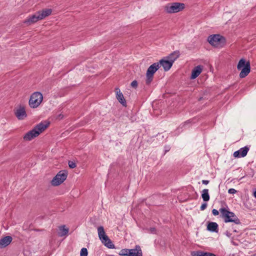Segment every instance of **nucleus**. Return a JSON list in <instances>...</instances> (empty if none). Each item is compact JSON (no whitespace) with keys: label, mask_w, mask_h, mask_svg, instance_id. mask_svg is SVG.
Masks as SVG:
<instances>
[{"label":"nucleus","mask_w":256,"mask_h":256,"mask_svg":"<svg viewBox=\"0 0 256 256\" xmlns=\"http://www.w3.org/2000/svg\"><path fill=\"white\" fill-rule=\"evenodd\" d=\"M50 124L49 122L44 121V122H41L36 125L33 129L26 134L24 136V140L30 141L37 137L48 127Z\"/></svg>","instance_id":"1"},{"label":"nucleus","mask_w":256,"mask_h":256,"mask_svg":"<svg viewBox=\"0 0 256 256\" xmlns=\"http://www.w3.org/2000/svg\"><path fill=\"white\" fill-rule=\"evenodd\" d=\"M219 211L220 212V216L224 219L226 223L234 222L236 224H241L240 219L234 212H230L225 208H222Z\"/></svg>","instance_id":"2"},{"label":"nucleus","mask_w":256,"mask_h":256,"mask_svg":"<svg viewBox=\"0 0 256 256\" xmlns=\"http://www.w3.org/2000/svg\"><path fill=\"white\" fill-rule=\"evenodd\" d=\"M207 40L212 46L216 48H222L226 44L225 37L220 34L209 36L208 37Z\"/></svg>","instance_id":"3"},{"label":"nucleus","mask_w":256,"mask_h":256,"mask_svg":"<svg viewBox=\"0 0 256 256\" xmlns=\"http://www.w3.org/2000/svg\"><path fill=\"white\" fill-rule=\"evenodd\" d=\"M237 68L238 70H241L240 74V78H244L250 72V62L242 58L238 62Z\"/></svg>","instance_id":"4"},{"label":"nucleus","mask_w":256,"mask_h":256,"mask_svg":"<svg viewBox=\"0 0 256 256\" xmlns=\"http://www.w3.org/2000/svg\"><path fill=\"white\" fill-rule=\"evenodd\" d=\"M42 100L43 96L41 92H34L30 96L28 102L29 106L31 108H36L42 103Z\"/></svg>","instance_id":"5"},{"label":"nucleus","mask_w":256,"mask_h":256,"mask_svg":"<svg viewBox=\"0 0 256 256\" xmlns=\"http://www.w3.org/2000/svg\"><path fill=\"white\" fill-rule=\"evenodd\" d=\"M185 8V4L180 2H173L166 6L164 10L168 14L176 13L182 10Z\"/></svg>","instance_id":"6"},{"label":"nucleus","mask_w":256,"mask_h":256,"mask_svg":"<svg viewBox=\"0 0 256 256\" xmlns=\"http://www.w3.org/2000/svg\"><path fill=\"white\" fill-rule=\"evenodd\" d=\"M160 68V64L158 62L154 63L148 67L146 73V83L147 85H149L152 81L154 73Z\"/></svg>","instance_id":"7"},{"label":"nucleus","mask_w":256,"mask_h":256,"mask_svg":"<svg viewBox=\"0 0 256 256\" xmlns=\"http://www.w3.org/2000/svg\"><path fill=\"white\" fill-rule=\"evenodd\" d=\"M66 170H60L51 181V184L53 186H58L62 184L68 176Z\"/></svg>","instance_id":"8"},{"label":"nucleus","mask_w":256,"mask_h":256,"mask_svg":"<svg viewBox=\"0 0 256 256\" xmlns=\"http://www.w3.org/2000/svg\"><path fill=\"white\" fill-rule=\"evenodd\" d=\"M14 114L18 120H24L27 116L24 106L20 105L18 108L14 111Z\"/></svg>","instance_id":"9"},{"label":"nucleus","mask_w":256,"mask_h":256,"mask_svg":"<svg viewBox=\"0 0 256 256\" xmlns=\"http://www.w3.org/2000/svg\"><path fill=\"white\" fill-rule=\"evenodd\" d=\"M158 63L160 64V66H162L163 67L164 71H168L172 68L173 64V60H170L164 57L160 60Z\"/></svg>","instance_id":"10"},{"label":"nucleus","mask_w":256,"mask_h":256,"mask_svg":"<svg viewBox=\"0 0 256 256\" xmlns=\"http://www.w3.org/2000/svg\"><path fill=\"white\" fill-rule=\"evenodd\" d=\"M39 20H41V18L40 14H38L37 12L35 14L30 16L28 18L25 20L24 22V24L28 26L37 22Z\"/></svg>","instance_id":"11"},{"label":"nucleus","mask_w":256,"mask_h":256,"mask_svg":"<svg viewBox=\"0 0 256 256\" xmlns=\"http://www.w3.org/2000/svg\"><path fill=\"white\" fill-rule=\"evenodd\" d=\"M250 148L248 146H245L240 148L239 150L234 152L233 156L236 158H243L246 156Z\"/></svg>","instance_id":"12"},{"label":"nucleus","mask_w":256,"mask_h":256,"mask_svg":"<svg viewBox=\"0 0 256 256\" xmlns=\"http://www.w3.org/2000/svg\"><path fill=\"white\" fill-rule=\"evenodd\" d=\"M128 256H142L141 248L139 245H136L134 248L129 249Z\"/></svg>","instance_id":"13"},{"label":"nucleus","mask_w":256,"mask_h":256,"mask_svg":"<svg viewBox=\"0 0 256 256\" xmlns=\"http://www.w3.org/2000/svg\"><path fill=\"white\" fill-rule=\"evenodd\" d=\"M202 68L203 66L201 65L195 66L192 71L190 79L194 80L202 72Z\"/></svg>","instance_id":"14"},{"label":"nucleus","mask_w":256,"mask_h":256,"mask_svg":"<svg viewBox=\"0 0 256 256\" xmlns=\"http://www.w3.org/2000/svg\"><path fill=\"white\" fill-rule=\"evenodd\" d=\"M10 236H6L0 240V248H4L8 246L12 241Z\"/></svg>","instance_id":"15"},{"label":"nucleus","mask_w":256,"mask_h":256,"mask_svg":"<svg viewBox=\"0 0 256 256\" xmlns=\"http://www.w3.org/2000/svg\"><path fill=\"white\" fill-rule=\"evenodd\" d=\"M116 98L118 102L124 106H126V100L124 99L122 93L120 92V90L116 88Z\"/></svg>","instance_id":"16"},{"label":"nucleus","mask_w":256,"mask_h":256,"mask_svg":"<svg viewBox=\"0 0 256 256\" xmlns=\"http://www.w3.org/2000/svg\"><path fill=\"white\" fill-rule=\"evenodd\" d=\"M218 224L215 222H208L207 224V230L211 232H218Z\"/></svg>","instance_id":"17"},{"label":"nucleus","mask_w":256,"mask_h":256,"mask_svg":"<svg viewBox=\"0 0 256 256\" xmlns=\"http://www.w3.org/2000/svg\"><path fill=\"white\" fill-rule=\"evenodd\" d=\"M192 256H216L215 254L202 250L194 251L192 252Z\"/></svg>","instance_id":"18"},{"label":"nucleus","mask_w":256,"mask_h":256,"mask_svg":"<svg viewBox=\"0 0 256 256\" xmlns=\"http://www.w3.org/2000/svg\"><path fill=\"white\" fill-rule=\"evenodd\" d=\"M102 242L108 248H115L114 244L112 243V241L108 238V236L105 237L104 239L102 240Z\"/></svg>","instance_id":"19"},{"label":"nucleus","mask_w":256,"mask_h":256,"mask_svg":"<svg viewBox=\"0 0 256 256\" xmlns=\"http://www.w3.org/2000/svg\"><path fill=\"white\" fill-rule=\"evenodd\" d=\"M38 14H40L41 20L44 19L46 17L51 14L52 12V10L50 8H46L38 12Z\"/></svg>","instance_id":"20"},{"label":"nucleus","mask_w":256,"mask_h":256,"mask_svg":"<svg viewBox=\"0 0 256 256\" xmlns=\"http://www.w3.org/2000/svg\"><path fill=\"white\" fill-rule=\"evenodd\" d=\"M180 53L179 50H176L170 54L168 56H166V58H167L170 60H173V63L180 56Z\"/></svg>","instance_id":"21"},{"label":"nucleus","mask_w":256,"mask_h":256,"mask_svg":"<svg viewBox=\"0 0 256 256\" xmlns=\"http://www.w3.org/2000/svg\"><path fill=\"white\" fill-rule=\"evenodd\" d=\"M98 235L100 240L104 239L105 237L108 236L106 234L104 228L102 226H100L98 228Z\"/></svg>","instance_id":"22"},{"label":"nucleus","mask_w":256,"mask_h":256,"mask_svg":"<svg viewBox=\"0 0 256 256\" xmlns=\"http://www.w3.org/2000/svg\"><path fill=\"white\" fill-rule=\"evenodd\" d=\"M60 232H58V236H63L66 235L69 231V228H66L65 225L61 226L59 227Z\"/></svg>","instance_id":"23"},{"label":"nucleus","mask_w":256,"mask_h":256,"mask_svg":"<svg viewBox=\"0 0 256 256\" xmlns=\"http://www.w3.org/2000/svg\"><path fill=\"white\" fill-rule=\"evenodd\" d=\"M202 198L204 202H208L210 200V196L208 189L202 190Z\"/></svg>","instance_id":"24"},{"label":"nucleus","mask_w":256,"mask_h":256,"mask_svg":"<svg viewBox=\"0 0 256 256\" xmlns=\"http://www.w3.org/2000/svg\"><path fill=\"white\" fill-rule=\"evenodd\" d=\"M129 249L128 248H124L122 249L120 252H119V255L122 256H128V252Z\"/></svg>","instance_id":"25"},{"label":"nucleus","mask_w":256,"mask_h":256,"mask_svg":"<svg viewBox=\"0 0 256 256\" xmlns=\"http://www.w3.org/2000/svg\"><path fill=\"white\" fill-rule=\"evenodd\" d=\"M88 252L86 248H83L81 249L80 256H88Z\"/></svg>","instance_id":"26"},{"label":"nucleus","mask_w":256,"mask_h":256,"mask_svg":"<svg viewBox=\"0 0 256 256\" xmlns=\"http://www.w3.org/2000/svg\"><path fill=\"white\" fill-rule=\"evenodd\" d=\"M68 164L69 167L70 168H74L76 167V163L73 162L69 161Z\"/></svg>","instance_id":"27"},{"label":"nucleus","mask_w":256,"mask_h":256,"mask_svg":"<svg viewBox=\"0 0 256 256\" xmlns=\"http://www.w3.org/2000/svg\"><path fill=\"white\" fill-rule=\"evenodd\" d=\"M138 82L136 80H134L131 82L130 85L132 88H136L138 86Z\"/></svg>","instance_id":"28"},{"label":"nucleus","mask_w":256,"mask_h":256,"mask_svg":"<svg viewBox=\"0 0 256 256\" xmlns=\"http://www.w3.org/2000/svg\"><path fill=\"white\" fill-rule=\"evenodd\" d=\"M148 230L152 234H156V230L155 228H150L149 229H148Z\"/></svg>","instance_id":"29"},{"label":"nucleus","mask_w":256,"mask_h":256,"mask_svg":"<svg viewBox=\"0 0 256 256\" xmlns=\"http://www.w3.org/2000/svg\"><path fill=\"white\" fill-rule=\"evenodd\" d=\"M63 118H64V115L62 114H58L56 115V120H62Z\"/></svg>","instance_id":"30"},{"label":"nucleus","mask_w":256,"mask_h":256,"mask_svg":"<svg viewBox=\"0 0 256 256\" xmlns=\"http://www.w3.org/2000/svg\"><path fill=\"white\" fill-rule=\"evenodd\" d=\"M228 192L230 194H234L236 192V190L234 188H230L228 190Z\"/></svg>","instance_id":"31"},{"label":"nucleus","mask_w":256,"mask_h":256,"mask_svg":"<svg viewBox=\"0 0 256 256\" xmlns=\"http://www.w3.org/2000/svg\"><path fill=\"white\" fill-rule=\"evenodd\" d=\"M206 206H207V204H206V202L203 203V204L201 205V206H200V210H204L206 208Z\"/></svg>","instance_id":"32"},{"label":"nucleus","mask_w":256,"mask_h":256,"mask_svg":"<svg viewBox=\"0 0 256 256\" xmlns=\"http://www.w3.org/2000/svg\"><path fill=\"white\" fill-rule=\"evenodd\" d=\"M212 214L215 216H218L219 214V211L216 209H213L212 210Z\"/></svg>","instance_id":"33"},{"label":"nucleus","mask_w":256,"mask_h":256,"mask_svg":"<svg viewBox=\"0 0 256 256\" xmlns=\"http://www.w3.org/2000/svg\"><path fill=\"white\" fill-rule=\"evenodd\" d=\"M202 183L204 184H208L209 183V181L208 180H202Z\"/></svg>","instance_id":"34"},{"label":"nucleus","mask_w":256,"mask_h":256,"mask_svg":"<svg viewBox=\"0 0 256 256\" xmlns=\"http://www.w3.org/2000/svg\"><path fill=\"white\" fill-rule=\"evenodd\" d=\"M226 234L229 238L230 237L231 235H232V234L230 232H228V231L226 232Z\"/></svg>","instance_id":"35"},{"label":"nucleus","mask_w":256,"mask_h":256,"mask_svg":"<svg viewBox=\"0 0 256 256\" xmlns=\"http://www.w3.org/2000/svg\"><path fill=\"white\" fill-rule=\"evenodd\" d=\"M253 195L256 198V190L254 192Z\"/></svg>","instance_id":"36"},{"label":"nucleus","mask_w":256,"mask_h":256,"mask_svg":"<svg viewBox=\"0 0 256 256\" xmlns=\"http://www.w3.org/2000/svg\"><path fill=\"white\" fill-rule=\"evenodd\" d=\"M202 99V97H200L199 98L198 100L200 101Z\"/></svg>","instance_id":"37"},{"label":"nucleus","mask_w":256,"mask_h":256,"mask_svg":"<svg viewBox=\"0 0 256 256\" xmlns=\"http://www.w3.org/2000/svg\"><path fill=\"white\" fill-rule=\"evenodd\" d=\"M234 232H238L237 230H234Z\"/></svg>","instance_id":"38"},{"label":"nucleus","mask_w":256,"mask_h":256,"mask_svg":"<svg viewBox=\"0 0 256 256\" xmlns=\"http://www.w3.org/2000/svg\"><path fill=\"white\" fill-rule=\"evenodd\" d=\"M106 256H112V255H107Z\"/></svg>","instance_id":"39"},{"label":"nucleus","mask_w":256,"mask_h":256,"mask_svg":"<svg viewBox=\"0 0 256 256\" xmlns=\"http://www.w3.org/2000/svg\"><path fill=\"white\" fill-rule=\"evenodd\" d=\"M36 230V231H39V230Z\"/></svg>","instance_id":"40"}]
</instances>
